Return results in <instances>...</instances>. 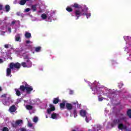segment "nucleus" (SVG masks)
I'll return each instance as SVG.
<instances>
[{
  "label": "nucleus",
  "mask_w": 131,
  "mask_h": 131,
  "mask_svg": "<svg viewBox=\"0 0 131 131\" xmlns=\"http://www.w3.org/2000/svg\"><path fill=\"white\" fill-rule=\"evenodd\" d=\"M25 35L26 38H30L31 37V34L28 32H26Z\"/></svg>",
  "instance_id": "obj_23"
},
{
  "label": "nucleus",
  "mask_w": 131,
  "mask_h": 131,
  "mask_svg": "<svg viewBox=\"0 0 131 131\" xmlns=\"http://www.w3.org/2000/svg\"><path fill=\"white\" fill-rule=\"evenodd\" d=\"M91 90L93 92V94L94 95H96V94H97L98 95V101L99 102H102V101H103V100H105V99H106L105 98H104L101 96L102 94H100V92H97V91H96L95 90H94V88H93V86H91Z\"/></svg>",
  "instance_id": "obj_12"
},
{
  "label": "nucleus",
  "mask_w": 131,
  "mask_h": 131,
  "mask_svg": "<svg viewBox=\"0 0 131 131\" xmlns=\"http://www.w3.org/2000/svg\"><path fill=\"white\" fill-rule=\"evenodd\" d=\"M75 8L74 14L75 16L76 20H77L81 16H86L87 19L91 18L92 14L91 12H87L89 11V8L86 5H80L77 3H74L71 6H68L66 8L68 12H72L73 9L72 7Z\"/></svg>",
  "instance_id": "obj_1"
},
{
  "label": "nucleus",
  "mask_w": 131,
  "mask_h": 131,
  "mask_svg": "<svg viewBox=\"0 0 131 131\" xmlns=\"http://www.w3.org/2000/svg\"><path fill=\"white\" fill-rule=\"evenodd\" d=\"M59 114H57V113H53L51 115V118H52V119H58V118H59Z\"/></svg>",
  "instance_id": "obj_18"
},
{
  "label": "nucleus",
  "mask_w": 131,
  "mask_h": 131,
  "mask_svg": "<svg viewBox=\"0 0 131 131\" xmlns=\"http://www.w3.org/2000/svg\"><path fill=\"white\" fill-rule=\"evenodd\" d=\"M73 104L74 105H76V104H77V102H73Z\"/></svg>",
  "instance_id": "obj_44"
},
{
  "label": "nucleus",
  "mask_w": 131,
  "mask_h": 131,
  "mask_svg": "<svg viewBox=\"0 0 131 131\" xmlns=\"http://www.w3.org/2000/svg\"><path fill=\"white\" fill-rule=\"evenodd\" d=\"M3 9V6L2 5H0V10H2Z\"/></svg>",
  "instance_id": "obj_43"
},
{
  "label": "nucleus",
  "mask_w": 131,
  "mask_h": 131,
  "mask_svg": "<svg viewBox=\"0 0 131 131\" xmlns=\"http://www.w3.org/2000/svg\"><path fill=\"white\" fill-rule=\"evenodd\" d=\"M122 85H123V84L122 83H120L119 84L118 86H119V88H121L122 86Z\"/></svg>",
  "instance_id": "obj_37"
},
{
  "label": "nucleus",
  "mask_w": 131,
  "mask_h": 131,
  "mask_svg": "<svg viewBox=\"0 0 131 131\" xmlns=\"http://www.w3.org/2000/svg\"><path fill=\"white\" fill-rule=\"evenodd\" d=\"M12 52H14V53H15V54H16V55H17L18 57H20V56L21 55V54H23L24 53V50H19L18 49H11L10 50H8L6 52V55L8 56H10V55L12 54Z\"/></svg>",
  "instance_id": "obj_8"
},
{
  "label": "nucleus",
  "mask_w": 131,
  "mask_h": 131,
  "mask_svg": "<svg viewBox=\"0 0 131 131\" xmlns=\"http://www.w3.org/2000/svg\"><path fill=\"white\" fill-rule=\"evenodd\" d=\"M23 123V121L21 120H18L16 121L15 123H12V126L13 127H17L18 125H21V124Z\"/></svg>",
  "instance_id": "obj_17"
},
{
  "label": "nucleus",
  "mask_w": 131,
  "mask_h": 131,
  "mask_svg": "<svg viewBox=\"0 0 131 131\" xmlns=\"http://www.w3.org/2000/svg\"><path fill=\"white\" fill-rule=\"evenodd\" d=\"M1 98H4L2 100V103L5 106H9L11 103H12V99L11 98V96L9 94H5L1 96Z\"/></svg>",
  "instance_id": "obj_7"
},
{
  "label": "nucleus",
  "mask_w": 131,
  "mask_h": 131,
  "mask_svg": "<svg viewBox=\"0 0 131 131\" xmlns=\"http://www.w3.org/2000/svg\"><path fill=\"white\" fill-rule=\"evenodd\" d=\"M5 9H6V12H9L10 11V6L6 5L5 6Z\"/></svg>",
  "instance_id": "obj_31"
},
{
  "label": "nucleus",
  "mask_w": 131,
  "mask_h": 131,
  "mask_svg": "<svg viewBox=\"0 0 131 131\" xmlns=\"http://www.w3.org/2000/svg\"><path fill=\"white\" fill-rule=\"evenodd\" d=\"M5 48H6V49H8V48H9V45L8 44H6L5 45H4Z\"/></svg>",
  "instance_id": "obj_39"
},
{
  "label": "nucleus",
  "mask_w": 131,
  "mask_h": 131,
  "mask_svg": "<svg viewBox=\"0 0 131 131\" xmlns=\"http://www.w3.org/2000/svg\"><path fill=\"white\" fill-rule=\"evenodd\" d=\"M2 91V87H0V92Z\"/></svg>",
  "instance_id": "obj_48"
},
{
  "label": "nucleus",
  "mask_w": 131,
  "mask_h": 131,
  "mask_svg": "<svg viewBox=\"0 0 131 131\" xmlns=\"http://www.w3.org/2000/svg\"><path fill=\"white\" fill-rule=\"evenodd\" d=\"M19 89L21 92H24L26 90L27 94H30V93L33 91L32 86L28 85L26 82H24L23 85H20Z\"/></svg>",
  "instance_id": "obj_6"
},
{
  "label": "nucleus",
  "mask_w": 131,
  "mask_h": 131,
  "mask_svg": "<svg viewBox=\"0 0 131 131\" xmlns=\"http://www.w3.org/2000/svg\"><path fill=\"white\" fill-rule=\"evenodd\" d=\"M122 121H125V117L124 115L121 114L119 116V119L115 120L112 124H109V125H111V127H113L114 125H116L117 123H120V122H122Z\"/></svg>",
  "instance_id": "obj_9"
},
{
  "label": "nucleus",
  "mask_w": 131,
  "mask_h": 131,
  "mask_svg": "<svg viewBox=\"0 0 131 131\" xmlns=\"http://www.w3.org/2000/svg\"><path fill=\"white\" fill-rule=\"evenodd\" d=\"M23 57L25 61L26 62H23L21 63V66L24 68H30L32 66V62L30 61V55L27 54L25 50H24V53L20 54V57Z\"/></svg>",
  "instance_id": "obj_4"
},
{
  "label": "nucleus",
  "mask_w": 131,
  "mask_h": 131,
  "mask_svg": "<svg viewBox=\"0 0 131 131\" xmlns=\"http://www.w3.org/2000/svg\"><path fill=\"white\" fill-rule=\"evenodd\" d=\"M80 115L82 117H84L85 116H86L85 121L87 122H89V121H90L91 119H92V118H91V116L90 115H88L86 111L84 110H81L80 111Z\"/></svg>",
  "instance_id": "obj_11"
},
{
  "label": "nucleus",
  "mask_w": 131,
  "mask_h": 131,
  "mask_svg": "<svg viewBox=\"0 0 131 131\" xmlns=\"http://www.w3.org/2000/svg\"><path fill=\"white\" fill-rule=\"evenodd\" d=\"M30 11V8H27L25 10V12H26L27 13L29 12Z\"/></svg>",
  "instance_id": "obj_35"
},
{
  "label": "nucleus",
  "mask_w": 131,
  "mask_h": 131,
  "mask_svg": "<svg viewBox=\"0 0 131 131\" xmlns=\"http://www.w3.org/2000/svg\"><path fill=\"white\" fill-rule=\"evenodd\" d=\"M15 91L16 92V94L17 96H21V92H20V90L19 89H15Z\"/></svg>",
  "instance_id": "obj_24"
},
{
  "label": "nucleus",
  "mask_w": 131,
  "mask_h": 131,
  "mask_svg": "<svg viewBox=\"0 0 131 131\" xmlns=\"http://www.w3.org/2000/svg\"><path fill=\"white\" fill-rule=\"evenodd\" d=\"M40 50H41V47H36L35 48V52H37V53H38L39 52H40Z\"/></svg>",
  "instance_id": "obj_27"
},
{
  "label": "nucleus",
  "mask_w": 131,
  "mask_h": 131,
  "mask_svg": "<svg viewBox=\"0 0 131 131\" xmlns=\"http://www.w3.org/2000/svg\"><path fill=\"white\" fill-rule=\"evenodd\" d=\"M16 25V26H20V21L18 20H13L11 24H8L1 27L0 35H5V33H11L12 30L11 27H13V25Z\"/></svg>",
  "instance_id": "obj_3"
},
{
  "label": "nucleus",
  "mask_w": 131,
  "mask_h": 131,
  "mask_svg": "<svg viewBox=\"0 0 131 131\" xmlns=\"http://www.w3.org/2000/svg\"><path fill=\"white\" fill-rule=\"evenodd\" d=\"M3 131H9V128H8V127H4L3 128Z\"/></svg>",
  "instance_id": "obj_33"
},
{
  "label": "nucleus",
  "mask_w": 131,
  "mask_h": 131,
  "mask_svg": "<svg viewBox=\"0 0 131 131\" xmlns=\"http://www.w3.org/2000/svg\"><path fill=\"white\" fill-rule=\"evenodd\" d=\"M38 6L39 7V9H40V10L38 11V12L39 13H43V12H44V11H45V9H46V6L43 4V3H42V6H43V8H42L41 6H39V5L38 4L32 5L31 9H32L33 12H35V11H36V9H37Z\"/></svg>",
  "instance_id": "obj_10"
},
{
  "label": "nucleus",
  "mask_w": 131,
  "mask_h": 131,
  "mask_svg": "<svg viewBox=\"0 0 131 131\" xmlns=\"http://www.w3.org/2000/svg\"><path fill=\"white\" fill-rule=\"evenodd\" d=\"M129 131H130V130H129Z\"/></svg>",
  "instance_id": "obj_51"
},
{
  "label": "nucleus",
  "mask_w": 131,
  "mask_h": 131,
  "mask_svg": "<svg viewBox=\"0 0 131 131\" xmlns=\"http://www.w3.org/2000/svg\"><path fill=\"white\" fill-rule=\"evenodd\" d=\"M20 102H21V99H18L17 100V103H20Z\"/></svg>",
  "instance_id": "obj_40"
},
{
  "label": "nucleus",
  "mask_w": 131,
  "mask_h": 131,
  "mask_svg": "<svg viewBox=\"0 0 131 131\" xmlns=\"http://www.w3.org/2000/svg\"><path fill=\"white\" fill-rule=\"evenodd\" d=\"M26 102H27V101H25V103H26Z\"/></svg>",
  "instance_id": "obj_49"
},
{
  "label": "nucleus",
  "mask_w": 131,
  "mask_h": 131,
  "mask_svg": "<svg viewBox=\"0 0 131 131\" xmlns=\"http://www.w3.org/2000/svg\"><path fill=\"white\" fill-rule=\"evenodd\" d=\"M66 107L67 109V110H72V108H73V106H72V104L71 103H67L66 104Z\"/></svg>",
  "instance_id": "obj_20"
},
{
  "label": "nucleus",
  "mask_w": 131,
  "mask_h": 131,
  "mask_svg": "<svg viewBox=\"0 0 131 131\" xmlns=\"http://www.w3.org/2000/svg\"><path fill=\"white\" fill-rule=\"evenodd\" d=\"M38 121V118H37V117H34L33 119V122L36 123Z\"/></svg>",
  "instance_id": "obj_32"
},
{
  "label": "nucleus",
  "mask_w": 131,
  "mask_h": 131,
  "mask_svg": "<svg viewBox=\"0 0 131 131\" xmlns=\"http://www.w3.org/2000/svg\"><path fill=\"white\" fill-rule=\"evenodd\" d=\"M20 131H26V129L24 128H21L20 129Z\"/></svg>",
  "instance_id": "obj_41"
},
{
  "label": "nucleus",
  "mask_w": 131,
  "mask_h": 131,
  "mask_svg": "<svg viewBox=\"0 0 131 131\" xmlns=\"http://www.w3.org/2000/svg\"><path fill=\"white\" fill-rule=\"evenodd\" d=\"M16 111V106L12 105L9 108V112L13 113Z\"/></svg>",
  "instance_id": "obj_21"
},
{
  "label": "nucleus",
  "mask_w": 131,
  "mask_h": 131,
  "mask_svg": "<svg viewBox=\"0 0 131 131\" xmlns=\"http://www.w3.org/2000/svg\"><path fill=\"white\" fill-rule=\"evenodd\" d=\"M74 93V91H73V90H70V95H72V94H73Z\"/></svg>",
  "instance_id": "obj_38"
},
{
  "label": "nucleus",
  "mask_w": 131,
  "mask_h": 131,
  "mask_svg": "<svg viewBox=\"0 0 131 131\" xmlns=\"http://www.w3.org/2000/svg\"><path fill=\"white\" fill-rule=\"evenodd\" d=\"M28 126H30V127H31V126H32V124L31 123H30L29 121H28Z\"/></svg>",
  "instance_id": "obj_34"
},
{
  "label": "nucleus",
  "mask_w": 131,
  "mask_h": 131,
  "mask_svg": "<svg viewBox=\"0 0 131 131\" xmlns=\"http://www.w3.org/2000/svg\"><path fill=\"white\" fill-rule=\"evenodd\" d=\"M26 108L27 110H31L32 109V106L28 105L26 106Z\"/></svg>",
  "instance_id": "obj_30"
},
{
  "label": "nucleus",
  "mask_w": 131,
  "mask_h": 131,
  "mask_svg": "<svg viewBox=\"0 0 131 131\" xmlns=\"http://www.w3.org/2000/svg\"><path fill=\"white\" fill-rule=\"evenodd\" d=\"M65 104H66V101H63L62 103L60 104V107L61 109H64V108H65Z\"/></svg>",
  "instance_id": "obj_22"
},
{
  "label": "nucleus",
  "mask_w": 131,
  "mask_h": 131,
  "mask_svg": "<svg viewBox=\"0 0 131 131\" xmlns=\"http://www.w3.org/2000/svg\"><path fill=\"white\" fill-rule=\"evenodd\" d=\"M73 113L74 114V117H77V111H76V109L73 110Z\"/></svg>",
  "instance_id": "obj_26"
},
{
  "label": "nucleus",
  "mask_w": 131,
  "mask_h": 131,
  "mask_svg": "<svg viewBox=\"0 0 131 131\" xmlns=\"http://www.w3.org/2000/svg\"><path fill=\"white\" fill-rule=\"evenodd\" d=\"M101 129V126L100 125H95L92 126V128L89 129L88 131H99Z\"/></svg>",
  "instance_id": "obj_14"
},
{
  "label": "nucleus",
  "mask_w": 131,
  "mask_h": 131,
  "mask_svg": "<svg viewBox=\"0 0 131 131\" xmlns=\"http://www.w3.org/2000/svg\"><path fill=\"white\" fill-rule=\"evenodd\" d=\"M105 112H106V113H107V112H108V110L107 109H105L104 110Z\"/></svg>",
  "instance_id": "obj_45"
},
{
  "label": "nucleus",
  "mask_w": 131,
  "mask_h": 131,
  "mask_svg": "<svg viewBox=\"0 0 131 131\" xmlns=\"http://www.w3.org/2000/svg\"><path fill=\"white\" fill-rule=\"evenodd\" d=\"M59 102V98H54L53 100V103L54 104H57V103Z\"/></svg>",
  "instance_id": "obj_28"
},
{
  "label": "nucleus",
  "mask_w": 131,
  "mask_h": 131,
  "mask_svg": "<svg viewBox=\"0 0 131 131\" xmlns=\"http://www.w3.org/2000/svg\"><path fill=\"white\" fill-rule=\"evenodd\" d=\"M106 100H108V99H107Z\"/></svg>",
  "instance_id": "obj_50"
},
{
  "label": "nucleus",
  "mask_w": 131,
  "mask_h": 131,
  "mask_svg": "<svg viewBox=\"0 0 131 131\" xmlns=\"http://www.w3.org/2000/svg\"><path fill=\"white\" fill-rule=\"evenodd\" d=\"M20 67L21 64H20V63L18 62L16 63H14L13 62L11 63L9 65L10 68H8L7 69V76H9L10 77L12 76V75H11V69L12 70H15V69H19Z\"/></svg>",
  "instance_id": "obj_5"
},
{
  "label": "nucleus",
  "mask_w": 131,
  "mask_h": 131,
  "mask_svg": "<svg viewBox=\"0 0 131 131\" xmlns=\"http://www.w3.org/2000/svg\"><path fill=\"white\" fill-rule=\"evenodd\" d=\"M127 115H128V117L131 118V110H128L127 112Z\"/></svg>",
  "instance_id": "obj_29"
},
{
  "label": "nucleus",
  "mask_w": 131,
  "mask_h": 131,
  "mask_svg": "<svg viewBox=\"0 0 131 131\" xmlns=\"http://www.w3.org/2000/svg\"><path fill=\"white\" fill-rule=\"evenodd\" d=\"M46 118H48V115H46Z\"/></svg>",
  "instance_id": "obj_47"
},
{
  "label": "nucleus",
  "mask_w": 131,
  "mask_h": 131,
  "mask_svg": "<svg viewBox=\"0 0 131 131\" xmlns=\"http://www.w3.org/2000/svg\"><path fill=\"white\" fill-rule=\"evenodd\" d=\"M41 19H40V21L41 20H46L48 22H52V15H49L47 14L43 13L41 15Z\"/></svg>",
  "instance_id": "obj_13"
},
{
  "label": "nucleus",
  "mask_w": 131,
  "mask_h": 131,
  "mask_svg": "<svg viewBox=\"0 0 131 131\" xmlns=\"http://www.w3.org/2000/svg\"><path fill=\"white\" fill-rule=\"evenodd\" d=\"M26 2H28V1L21 0V1H20L19 4H20L21 6H23V5H25V4L26 3Z\"/></svg>",
  "instance_id": "obj_25"
},
{
  "label": "nucleus",
  "mask_w": 131,
  "mask_h": 131,
  "mask_svg": "<svg viewBox=\"0 0 131 131\" xmlns=\"http://www.w3.org/2000/svg\"><path fill=\"white\" fill-rule=\"evenodd\" d=\"M15 41H19V42H21V34H17L15 35Z\"/></svg>",
  "instance_id": "obj_19"
},
{
  "label": "nucleus",
  "mask_w": 131,
  "mask_h": 131,
  "mask_svg": "<svg viewBox=\"0 0 131 131\" xmlns=\"http://www.w3.org/2000/svg\"><path fill=\"white\" fill-rule=\"evenodd\" d=\"M26 43H32V42H31L30 40H27L26 41Z\"/></svg>",
  "instance_id": "obj_36"
},
{
  "label": "nucleus",
  "mask_w": 131,
  "mask_h": 131,
  "mask_svg": "<svg viewBox=\"0 0 131 131\" xmlns=\"http://www.w3.org/2000/svg\"><path fill=\"white\" fill-rule=\"evenodd\" d=\"M7 19H8V17H5V18H4L5 21H6V20H7Z\"/></svg>",
  "instance_id": "obj_46"
},
{
  "label": "nucleus",
  "mask_w": 131,
  "mask_h": 131,
  "mask_svg": "<svg viewBox=\"0 0 131 131\" xmlns=\"http://www.w3.org/2000/svg\"><path fill=\"white\" fill-rule=\"evenodd\" d=\"M4 62V60H3V59H0V63H2Z\"/></svg>",
  "instance_id": "obj_42"
},
{
  "label": "nucleus",
  "mask_w": 131,
  "mask_h": 131,
  "mask_svg": "<svg viewBox=\"0 0 131 131\" xmlns=\"http://www.w3.org/2000/svg\"><path fill=\"white\" fill-rule=\"evenodd\" d=\"M118 128L119 129H121L122 131H129V129L126 128V126L124 125L123 124L120 123L118 125Z\"/></svg>",
  "instance_id": "obj_15"
},
{
  "label": "nucleus",
  "mask_w": 131,
  "mask_h": 131,
  "mask_svg": "<svg viewBox=\"0 0 131 131\" xmlns=\"http://www.w3.org/2000/svg\"><path fill=\"white\" fill-rule=\"evenodd\" d=\"M88 84L90 86H92L93 89L95 90V91L99 92L103 97H106V98L111 99L112 98V96H113V93L114 91L109 89L108 88H102L99 87L98 85V82L95 81L93 84L92 83L88 82Z\"/></svg>",
  "instance_id": "obj_2"
},
{
  "label": "nucleus",
  "mask_w": 131,
  "mask_h": 131,
  "mask_svg": "<svg viewBox=\"0 0 131 131\" xmlns=\"http://www.w3.org/2000/svg\"><path fill=\"white\" fill-rule=\"evenodd\" d=\"M50 108L47 110V113L48 114H51V113H52V112H53V111H55V110L56 109L55 108V106L54 105H53V104H50Z\"/></svg>",
  "instance_id": "obj_16"
}]
</instances>
